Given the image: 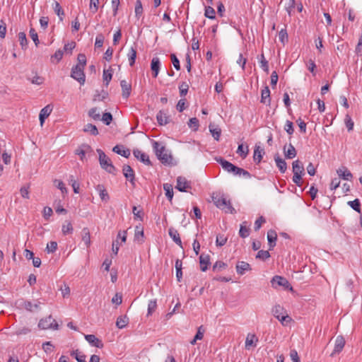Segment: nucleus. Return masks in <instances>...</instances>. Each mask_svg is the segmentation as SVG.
Wrapping results in <instances>:
<instances>
[{"mask_svg":"<svg viewBox=\"0 0 362 362\" xmlns=\"http://www.w3.org/2000/svg\"><path fill=\"white\" fill-rule=\"evenodd\" d=\"M112 77V74L111 70H105V69L103 71V81L106 83L107 86H108L110 81H111Z\"/></svg>","mask_w":362,"mask_h":362,"instance_id":"52","label":"nucleus"},{"mask_svg":"<svg viewBox=\"0 0 362 362\" xmlns=\"http://www.w3.org/2000/svg\"><path fill=\"white\" fill-rule=\"evenodd\" d=\"M248 146H246L245 148H244L243 144H240L237 149V153H238L243 158H246L248 154Z\"/></svg>","mask_w":362,"mask_h":362,"instance_id":"47","label":"nucleus"},{"mask_svg":"<svg viewBox=\"0 0 362 362\" xmlns=\"http://www.w3.org/2000/svg\"><path fill=\"white\" fill-rule=\"evenodd\" d=\"M83 132H89L91 135L96 136L98 134V130L95 125L92 124H87L83 127Z\"/></svg>","mask_w":362,"mask_h":362,"instance_id":"40","label":"nucleus"},{"mask_svg":"<svg viewBox=\"0 0 362 362\" xmlns=\"http://www.w3.org/2000/svg\"><path fill=\"white\" fill-rule=\"evenodd\" d=\"M217 161L221 165L222 168L226 170L227 171L228 173H233L234 175H235L236 173V170L238 169V167L235 166V165H233V163H231L230 162L222 158H220L219 159L217 160Z\"/></svg>","mask_w":362,"mask_h":362,"instance_id":"9","label":"nucleus"},{"mask_svg":"<svg viewBox=\"0 0 362 362\" xmlns=\"http://www.w3.org/2000/svg\"><path fill=\"white\" fill-rule=\"evenodd\" d=\"M18 40L20 42V45L23 49H25L27 48L28 40L26 38V35L23 32H20L18 33Z\"/></svg>","mask_w":362,"mask_h":362,"instance_id":"45","label":"nucleus"},{"mask_svg":"<svg viewBox=\"0 0 362 362\" xmlns=\"http://www.w3.org/2000/svg\"><path fill=\"white\" fill-rule=\"evenodd\" d=\"M270 102V90L268 86H265L262 90L261 103L269 105Z\"/></svg>","mask_w":362,"mask_h":362,"instance_id":"27","label":"nucleus"},{"mask_svg":"<svg viewBox=\"0 0 362 362\" xmlns=\"http://www.w3.org/2000/svg\"><path fill=\"white\" fill-rule=\"evenodd\" d=\"M215 10L210 6L205 7L204 16L210 19L215 18Z\"/></svg>","mask_w":362,"mask_h":362,"instance_id":"51","label":"nucleus"},{"mask_svg":"<svg viewBox=\"0 0 362 362\" xmlns=\"http://www.w3.org/2000/svg\"><path fill=\"white\" fill-rule=\"evenodd\" d=\"M52 111V107L50 105H48L43 107L40 112L39 119L41 126L43 125L45 119L49 116Z\"/></svg>","mask_w":362,"mask_h":362,"instance_id":"16","label":"nucleus"},{"mask_svg":"<svg viewBox=\"0 0 362 362\" xmlns=\"http://www.w3.org/2000/svg\"><path fill=\"white\" fill-rule=\"evenodd\" d=\"M112 151L113 152L127 158L130 156V150L128 148H124L122 145H116L113 147Z\"/></svg>","mask_w":362,"mask_h":362,"instance_id":"24","label":"nucleus"},{"mask_svg":"<svg viewBox=\"0 0 362 362\" xmlns=\"http://www.w3.org/2000/svg\"><path fill=\"white\" fill-rule=\"evenodd\" d=\"M188 125L194 130H197L199 128V120L196 117H192L189 119Z\"/></svg>","mask_w":362,"mask_h":362,"instance_id":"62","label":"nucleus"},{"mask_svg":"<svg viewBox=\"0 0 362 362\" xmlns=\"http://www.w3.org/2000/svg\"><path fill=\"white\" fill-rule=\"evenodd\" d=\"M133 154L135 156V158H136L141 162L144 163L145 165H151V162L149 159L148 156L144 152H142L139 149H134L133 151Z\"/></svg>","mask_w":362,"mask_h":362,"instance_id":"11","label":"nucleus"},{"mask_svg":"<svg viewBox=\"0 0 362 362\" xmlns=\"http://www.w3.org/2000/svg\"><path fill=\"white\" fill-rule=\"evenodd\" d=\"M209 131H210L212 136L214 137V139L216 141H218L220 139V136H221V129L218 127L215 126L213 124H210L209 126Z\"/></svg>","mask_w":362,"mask_h":362,"instance_id":"32","label":"nucleus"},{"mask_svg":"<svg viewBox=\"0 0 362 362\" xmlns=\"http://www.w3.org/2000/svg\"><path fill=\"white\" fill-rule=\"evenodd\" d=\"M239 235L243 238H245L250 235V228L247 227V223L246 221H244L240 225Z\"/></svg>","mask_w":362,"mask_h":362,"instance_id":"36","label":"nucleus"},{"mask_svg":"<svg viewBox=\"0 0 362 362\" xmlns=\"http://www.w3.org/2000/svg\"><path fill=\"white\" fill-rule=\"evenodd\" d=\"M258 338L254 334H248L245 339V349H250L251 347H255Z\"/></svg>","mask_w":362,"mask_h":362,"instance_id":"18","label":"nucleus"},{"mask_svg":"<svg viewBox=\"0 0 362 362\" xmlns=\"http://www.w3.org/2000/svg\"><path fill=\"white\" fill-rule=\"evenodd\" d=\"M153 148L157 157L163 163H169L170 162L172 158L167 153L165 148L162 144L154 141L153 142Z\"/></svg>","mask_w":362,"mask_h":362,"instance_id":"4","label":"nucleus"},{"mask_svg":"<svg viewBox=\"0 0 362 362\" xmlns=\"http://www.w3.org/2000/svg\"><path fill=\"white\" fill-rule=\"evenodd\" d=\"M41 303L39 300H36L35 303L29 300H25L23 303V307L29 312H33L34 310H40Z\"/></svg>","mask_w":362,"mask_h":362,"instance_id":"17","label":"nucleus"},{"mask_svg":"<svg viewBox=\"0 0 362 362\" xmlns=\"http://www.w3.org/2000/svg\"><path fill=\"white\" fill-rule=\"evenodd\" d=\"M269 257H270V254L267 250H259L256 255V258L260 259L263 261L267 259Z\"/></svg>","mask_w":362,"mask_h":362,"instance_id":"54","label":"nucleus"},{"mask_svg":"<svg viewBox=\"0 0 362 362\" xmlns=\"http://www.w3.org/2000/svg\"><path fill=\"white\" fill-rule=\"evenodd\" d=\"M214 204L226 213L234 214L235 209L232 206L230 200L223 194H216L212 196Z\"/></svg>","mask_w":362,"mask_h":362,"instance_id":"1","label":"nucleus"},{"mask_svg":"<svg viewBox=\"0 0 362 362\" xmlns=\"http://www.w3.org/2000/svg\"><path fill=\"white\" fill-rule=\"evenodd\" d=\"M338 175L344 180H350L353 175L346 167L342 166L337 170Z\"/></svg>","mask_w":362,"mask_h":362,"instance_id":"20","label":"nucleus"},{"mask_svg":"<svg viewBox=\"0 0 362 362\" xmlns=\"http://www.w3.org/2000/svg\"><path fill=\"white\" fill-rule=\"evenodd\" d=\"M92 148L89 145H83L75 151V153L80 156L81 160H83L87 152L91 151Z\"/></svg>","mask_w":362,"mask_h":362,"instance_id":"31","label":"nucleus"},{"mask_svg":"<svg viewBox=\"0 0 362 362\" xmlns=\"http://www.w3.org/2000/svg\"><path fill=\"white\" fill-rule=\"evenodd\" d=\"M120 86L122 90V97L124 98H128L130 95L131 90H132V85L131 83H128L125 80H122L120 82Z\"/></svg>","mask_w":362,"mask_h":362,"instance_id":"19","label":"nucleus"},{"mask_svg":"<svg viewBox=\"0 0 362 362\" xmlns=\"http://www.w3.org/2000/svg\"><path fill=\"white\" fill-rule=\"evenodd\" d=\"M168 233H169L170 237L173 240V241L177 245H178L181 247H182V240L180 239V234H179L178 231L176 229H175L174 228H170L168 230Z\"/></svg>","mask_w":362,"mask_h":362,"instance_id":"26","label":"nucleus"},{"mask_svg":"<svg viewBox=\"0 0 362 362\" xmlns=\"http://www.w3.org/2000/svg\"><path fill=\"white\" fill-rule=\"evenodd\" d=\"M251 270L250 265L244 261L238 262L236 264V271L237 273L243 275L245 272Z\"/></svg>","mask_w":362,"mask_h":362,"instance_id":"21","label":"nucleus"},{"mask_svg":"<svg viewBox=\"0 0 362 362\" xmlns=\"http://www.w3.org/2000/svg\"><path fill=\"white\" fill-rule=\"evenodd\" d=\"M271 284L273 288H277L279 286H283L285 289L293 290L292 286L289 284L288 281L281 276H275L272 278Z\"/></svg>","mask_w":362,"mask_h":362,"instance_id":"6","label":"nucleus"},{"mask_svg":"<svg viewBox=\"0 0 362 362\" xmlns=\"http://www.w3.org/2000/svg\"><path fill=\"white\" fill-rule=\"evenodd\" d=\"M227 242V238L225 237L223 235H218L216 236V243L217 246H223Z\"/></svg>","mask_w":362,"mask_h":362,"instance_id":"63","label":"nucleus"},{"mask_svg":"<svg viewBox=\"0 0 362 362\" xmlns=\"http://www.w3.org/2000/svg\"><path fill=\"white\" fill-rule=\"evenodd\" d=\"M264 153V151L263 148H260V146H255L253 155L255 162L257 163H260Z\"/></svg>","mask_w":362,"mask_h":362,"instance_id":"34","label":"nucleus"},{"mask_svg":"<svg viewBox=\"0 0 362 362\" xmlns=\"http://www.w3.org/2000/svg\"><path fill=\"white\" fill-rule=\"evenodd\" d=\"M160 61L158 57H153L151 62V69L153 72V76L154 78L158 76L160 69Z\"/></svg>","mask_w":362,"mask_h":362,"instance_id":"15","label":"nucleus"},{"mask_svg":"<svg viewBox=\"0 0 362 362\" xmlns=\"http://www.w3.org/2000/svg\"><path fill=\"white\" fill-rule=\"evenodd\" d=\"M85 339L93 346L101 349L104 346L103 341L94 334H86Z\"/></svg>","mask_w":362,"mask_h":362,"instance_id":"12","label":"nucleus"},{"mask_svg":"<svg viewBox=\"0 0 362 362\" xmlns=\"http://www.w3.org/2000/svg\"><path fill=\"white\" fill-rule=\"evenodd\" d=\"M83 69V67L75 65L72 67L71 71V77L77 81L81 85H83L86 81V76Z\"/></svg>","mask_w":362,"mask_h":362,"instance_id":"5","label":"nucleus"},{"mask_svg":"<svg viewBox=\"0 0 362 362\" xmlns=\"http://www.w3.org/2000/svg\"><path fill=\"white\" fill-rule=\"evenodd\" d=\"M345 345V340L342 336H337L335 339L334 348L330 356H334L335 354L340 353Z\"/></svg>","mask_w":362,"mask_h":362,"instance_id":"10","label":"nucleus"},{"mask_svg":"<svg viewBox=\"0 0 362 362\" xmlns=\"http://www.w3.org/2000/svg\"><path fill=\"white\" fill-rule=\"evenodd\" d=\"M57 249V243L55 241H51L47 245L46 250L47 252H54Z\"/></svg>","mask_w":362,"mask_h":362,"instance_id":"64","label":"nucleus"},{"mask_svg":"<svg viewBox=\"0 0 362 362\" xmlns=\"http://www.w3.org/2000/svg\"><path fill=\"white\" fill-rule=\"evenodd\" d=\"M296 2L295 0H285V9L289 16L295 8Z\"/></svg>","mask_w":362,"mask_h":362,"instance_id":"46","label":"nucleus"},{"mask_svg":"<svg viewBox=\"0 0 362 362\" xmlns=\"http://www.w3.org/2000/svg\"><path fill=\"white\" fill-rule=\"evenodd\" d=\"M175 188L180 192H186L187 189L191 188L190 182L185 177L179 176L177 178Z\"/></svg>","mask_w":362,"mask_h":362,"instance_id":"8","label":"nucleus"},{"mask_svg":"<svg viewBox=\"0 0 362 362\" xmlns=\"http://www.w3.org/2000/svg\"><path fill=\"white\" fill-rule=\"evenodd\" d=\"M188 89L189 85L186 82H182L179 86L180 96H185L188 92Z\"/></svg>","mask_w":362,"mask_h":362,"instance_id":"53","label":"nucleus"},{"mask_svg":"<svg viewBox=\"0 0 362 362\" xmlns=\"http://www.w3.org/2000/svg\"><path fill=\"white\" fill-rule=\"evenodd\" d=\"M175 269H176V277L177 281L180 282L182 278V262L180 259H177L175 261Z\"/></svg>","mask_w":362,"mask_h":362,"instance_id":"37","label":"nucleus"},{"mask_svg":"<svg viewBox=\"0 0 362 362\" xmlns=\"http://www.w3.org/2000/svg\"><path fill=\"white\" fill-rule=\"evenodd\" d=\"M101 119L106 125H109L112 120V115L110 112H105L103 115Z\"/></svg>","mask_w":362,"mask_h":362,"instance_id":"61","label":"nucleus"},{"mask_svg":"<svg viewBox=\"0 0 362 362\" xmlns=\"http://www.w3.org/2000/svg\"><path fill=\"white\" fill-rule=\"evenodd\" d=\"M95 189L98 192L99 196L102 201L105 202L109 201L110 196L103 185H98Z\"/></svg>","mask_w":362,"mask_h":362,"instance_id":"23","label":"nucleus"},{"mask_svg":"<svg viewBox=\"0 0 362 362\" xmlns=\"http://www.w3.org/2000/svg\"><path fill=\"white\" fill-rule=\"evenodd\" d=\"M82 242L86 247H89L91 244L90 233L88 228H83L82 230Z\"/></svg>","mask_w":362,"mask_h":362,"instance_id":"28","label":"nucleus"},{"mask_svg":"<svg viewBox=\"0 0 362 362\" xmlns=\"http://www.w3.org/2000/svg\"><path fill=\"white\" fill-rule=\"evenodd\" d=\"M235 175H240V176L242 175L244 177L247 178V179H249L252 177L251 174L248 171H247L243 168H238V169L236 170Z\"/></svg>","mask_w":362,"mask_h":362,"instance_id":"60","label":"nucleus"},{"mask_svg":"<svg viewBox=\"0 0 362 362\" xmlns=\"http://www.w3.org/2000/svg\"><path fill=\"white\" fill-rule=\"evenodd\" d=\"M157 122L159 125H166L170 122V117L165 110H160L156 115Z\"/></svg>","mask_w":362,"mask_h":362,"instance_id":"13","label":"nucleus"},{"mask_svg":"<svg viewBox=\"0 0 362 362\" xmlns=\"http://www.w3.org/2000/svg\"><path fill=\"white\" fill-rule=\"evenodd\" d=\"M88 115L95 120L100 119V115L97 107H93L88 111Z\"/></svg>","mask_w":362,"mask_h":362,"instance_id":"48","label":"nucleus"},{"mask_svg":"<svg viewBox=\"0 0 362 362\" xmlns=\"http://www.w3.org/2000/svg\"><path fill=\"white\" fill-rule=\"evenodd\" d=\"M286 146L285 145L284 147V156L287 159H292L296 156V150L295 147L289 144L288 146V150H286Z\"/></svg>","mask_w":362,"mask_h":362,"instance_id":"29","label":"nucleus"},{"mask_svg":"<svg viewBox=\"0 0 362 362\" xmlns=\"http://www.w3.org/2000/svg\"><path fill=\"white\" fill-rule=\"evenodd\" d=\"M267 240L269 243V250L274 248L276 245V241L277 240V234L274 230H269L267 232Z\"/></svg>","mask_w":362,"mask_h":362,"instance_id":"25","label":"nucleus"},{"mask_svg":"<svg viewBox=\"0 0 362 362\" xmlns=\"http://www.w3.org/2000/svg\"><path fill=\"white\" fill-rule=\"evenodd\" d=\"M348 204L356 211L361 213V203L358 199H354V201H350L348 202Z\"/></svg>","mask_w":362,"mask_h":362,"instance_id":"49","label":"nucleus"},{"mask_svg":"<svg viewBox=\"0 0 362 362\" xmlns=\"http://www.w3.org/2000/svg\"><path fill=\"white\" fill-rule=\"evenodd\" d=\"M132 212L134 216V218H139L140 221L143 220L144 213L142 210L138 209L136 206H133Z\"/></svg>","mask_w":362,"mask_h":362,"instance_id":"58","label":"nucleus"},{"mask_svg":"<svg viewBox=\"0 0 362 362\" xmlns=\"http://www.w3.org/2000/svg\"><path fill=\"white\" fill-rule=\"evenodd\" d=\"M54 11L56 14L59 16L61 21H63V16L64 15V10L57 1H54Z\"/></svg>","mask_w":362,"mask_h":362,"instance_id":"44","label":"nucleus"},{"mask_svg":"<svg viewBox=\"0 0 362 362\" xmlns=\"http://www.w3.org/2000/svg\"><path fill=\"white\" fill-rule=\"evenodd\" d=\"M78 64L76 66L85 67L86 65V57L84 54H79L77 57Z\"/></svg>","mask_w":362,"mask_h":362,"instance_id":"55","label":"nucleus"},{"mask_svg":"<svg viewBox=\"0 0 362 362\" xmlns=\"http://www.w3.org/2000/svg\"><path fill=\"white\" fill-rule=\"evenodd\" d=\"M97 153L99 156V162L101 168L106 172L115 175L117 170L112 165L110 158H109L101 149H97Z\"/></svg>","mask_w":362,"mask_h":362,"instance_id":"3","label":"nucleus"},{"mask_svg":"<svg viewBox=\"0 0 362 362\" xmlns=\"http://www.w3.org/2000/svg\"><path fill=\"white\" fill-rule=\"evenodd\" d=\"M272 315L278 319L282 325H287L288 323L292 321L291 317L287 314L286 310L284 307L277 304L275 305L272 309Z\"/></svg>","mask_w":362,"mask_h":362,"instance_id":"2","label":"nucleus"},{"mask_svg":"<svg viewBox=\"0 0 362 362\" xmlns=\"http://www.w3.org/2000/svg\"><path fill=\"white\" fill-rule=\"evenodd\" d=\"M129 65L131 66H134L135 63V60L136 58V49L134 47H132L129 50V52L127 54Z\"/></svg>","mask_w":362,"mask_h":362,"instance_id":"38","label":"nucleus"},{"mask_svg":"<svg viewBox=\"0 0 362 362\" xmlns=\"http://www.w3.org/2000/svg\"><path fill=\"white\" fill-rule=\"evenodd\" d=\"M284 130L289 134L292 135L294 132L293 125V122L287 120L286 122V124L284 125Z\"/></svg>","mask_w":362,"mask_h":362,"instance_id":"57","label":"nucleus"},{"mask_svg":"<svg viewBox=\"0 0 362 362\" xmlns=\"http://www.w3.org/2000/svg\"><path fill=\"white\" fill-rule=\"evenodd\" d=\"M163 189L165 192V196L170 202L172 201L173 197V186L168 183L163 185Z\"/></svg>","mask_w":362,"mask_h":362,"instance_id":"41","label":"nucleus"},{"mask_svg":"<svg viewBox=\"0 0 362 362\" xmlns=\"http://www.w3.org/2000/svg\"><path fill=\"white\" fill-rule=\"evenodd\" d=\"M74 230L72 224L70 221H65V223L62 225V233L66 235L67 234L72 233Z\"/></svg>","mask_w":362,"mask_h":362,"instance_id":"43","label":"nucleus"},{"mask_svg":"<svg viewBox=\"0 0 362 362\" xmlns=\"http://www.w3.org/2000/svg\"><path fill=\"white\" fill-rule=\"evenodd\" d=\"M200 268L202 272L206 271L210 264V257L209 255L202 254L199 256Z\"/></svg>","mask_w":362,"mask_h":362,"instance_id":"22","label":"nucleus"},{"mask_svg":"<svg viewBox=\"0 0 362 362\" xmlns=\"http://www.w3.org/2000/svg\"><path fill=\"white\" fill-rule=\"evenodd\" d=\"M293 174L304 175V167L299 160L293 162Z\"/></svg>","mask_w":362,"mask_h":362,"instance_id":"30","label":"nucleus"},{"mask_svg":"<svg viewBox=\"0 0 362 362\" xmlns=\"http://www.w3.org/2000/svg\"><path fill=\"white\" fill-rule=\"evenodd\" d=\"M157 308L156 300H151L148 304V315H151Z\"/></svg>","mask_w":362,"mask_h":362,"instance_id":"56","label":"nucleus"},{"mask_svg":"<svg viewBox=\"0 0 362 362\" xmlns=\"http://www.w3.org/2000/svg\"><path fill=\"white\" fill-rule=\"evenodd\" d=\"M276 165L279 169L280 172L284 173L287 169V164L286 161L280 158L279 156H276L274 158Z\"/></svg>","mask_w":362,"mask_h":362,"instance_id":"33","label":"nucleus"},{"mask_svg":"<svg viewBox=\"0 0 362 362\" xmlns=\"http://www.w3.org/2000/svg\"><path fill=\"white\" fill-rule=\"evenodd\" d=\"M134 240L140 243L144 242V230L139 226L135 228Z\"/></svg>","mask_w":362,"mask_h":362,"instance_id":"39","label":"nucleus"},{"mask_svg":"<svg viewBox=\"0 0 362 362\" xmlns=\"http://www.w3.org/2000/svg\"><path fill=\"white\" fill-rule=\"evenodd\" d=\"M143 13L142 4L140 0H136L135 6V16L137 18H139Z\"/></svg>","mask_w":362,"mask_h":362,"instance_id":"50","label":"nucleus"},{"mask_svg":"<svg viewBox=\"0 0 362 362\" xmlns=\"http://www.w3.org/2000/svg\"><path fill=\"white\" fill-rule=\"evenodd\" d=\"M71 356H74L78 362H86V356L78 349L72 351Z\"/></svg>","mask_w":362,"mask_h":362,"instance_id":"42","label":"nucleus"},{"mask_svg":"<svg viewBox=\"0 0 362 362\" xmlns=\"http://www.w3.org/2000/svg\"><path fill=\"white\" fill-rule=\"evenodd\" d=\"M123 174L127 180H128L133 185L134 184V172L132 167L128 165H124L122 168Z\"/></svg>","mask_w":362,"mask_h":362,"instance_id":"14","label":"nucleus"},{"mask_svg":"<svg viewBox=\"0 0 362 362\" xmlns=\"http://www.w3.org/2000/svg\"><path fill=\"white\" fill-rule=\"evenodd\" d=\"M38 327L42 329H57L58 324L57 323L56 320L54 318H52L51 315H49V317L45 319H41L39 322Z\"/></svg>","mask_w":362,"mask_h":362,"instance_id":"7","label":"nucleus"},{"mask_svg":"<svg viewBox=\"0 0 362 362\" xmlns=\"http://www.w3.org/2000/svg\"><path fill=\"white\" fill-rule=\"evenodd\" d=\"M99 0H90L89 8L93 13L97 12L98 9Z\"/></svg>","mask_w":362,"mask_h":362,"instance_id":"59","label":"nucleus"},{"mask_svg":"<svg viewBox=\"0 0 362 362\" xmlns=\"http://www.w3.org/2000/svg\"><path fill=\"white\" fill-rule=\"evenodd\" d=\"M129 323V318L126 315L119 316L116 321V326L119 329L124 328Z\"/></svg>","mask_w":362,"mask_h":362,"instance_id":"35","label":"nucleus"}]
</instances>
